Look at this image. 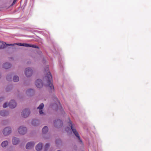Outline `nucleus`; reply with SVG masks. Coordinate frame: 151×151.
Listing matches in <instances>:
<instances>
[{
  "instance_id": "26",
  "label": "nucleus",
  "mask_w": 151,
  "mask_h": 151,
  "mask_svg": "<svg viewBox=\"0 0 151 151\" xmlns=\"http://www.w3.org/2000/svg\"><path fill=\"white\" fill-rule=\"evenodd\" d=\"M39 112L40 114H42L44 113L41 110L39 111Z\"/></svg>"
},
{
  "instance_id": "29",
  "label": "nucleus",
  "mask_w": 151,
  "mask_h": 151,
  "mask_svg": "<svg viewBox=\"0 0 151 151\" xmlns=\"http://www.w3.org/2000/svg\"><path fill=\"white\" fill-rule=\"evenodd\" d=\"M55 100L56 101H58V99H57V98H55Z\"/></svg>"
},
{
  "instance_id": "15",
  "label": "nucleus",
  "mask_w": 151,
  "mask_h": 151,
  "mask_svg": "<svg viewBox=\"0 0 151 151\" xmlns=\"http://www.w3.org/2000/svg\"><path fill=\"white\" fill-rule=\"evenodd\" d=\"M11 66V65L8 63H6L4 64L3 67L5 69H7L10 68Z\"/></svg>"
},
{
  "instance_id": "1",
  "label": "nucleus",
  "mask_w": 151,
  "mask_h": 151,
  "mask_svg": "<svg viewBox=\"0 0 151 151\" xmlns=\"http://www.w3.org/2000/svg\"><path fill=\"white\" fill-rule=\"evenodd\" d=\"M45 72L47 73L46 77L47 80V83L46 84V86L50 90V91L52 92L54 90V88L52 83V76L49 71L48 66H47L45 69Z\"/></svg>"
},
{
  "instance_id": "20",
  "label": "nucleus",
  "mask_w": 151,
  "mask_h": 151,
  "mask_svg": "<svg viewBox=\"0 0 151 151\" xmlns=\"http://www.w3.org/2000/svg\"><path fill=\"white\" fill-rule=\"evenodd\" d=\"M44 105L43 103L40 104L39 106L37 107V109L40 110L42 109L44 107Z\"/></svg>"
},
{
  "instance_id": "16",
  "label": "nucleus",
  "mask_w": 151,
  "mask_h": 151,
  "mask_svg": "<svg viewBox=\"0 0 151 151\" xmlns=\"http://www.w3.org/2000/svg\"><path fill=\"white\" fill-rule=\"evenodd\" d=\"M8 114V113L7 112L3 111H1L0 112V115L1 116H5L6 115H7Z\"/></svg>"
},
{
  "instance_id": "30",
  "label": "nucleus",
  "mask_w": 151,
  "mask_h": 151,
  "mask_svg": "<svg viewBox=\"0 0 151 151\" xmlns=\"http://www.w3.org/2000/svg\"><path fill=\"white\" fill-rule=\"evenodd\" d=\"M1 98H0V102H1Z\"/></svg>"
},
{
  "instance_id": "10",
  "label": "nucleus",
  "mask_w": 151,
  "mask_h": 151,
  "mask_svg": "<svg viewBox=\"0 0 151 151\" xmlns=\"http://www.w3.org/2000/svg\"><path fill=\"white\" fill-rule=\"evenodd\" d=\"M35 145V144L34 142H28L26 145V148L27 149H31L34 147Z\"/></svg>"
},
{
  "instance_id": "25",
  "label": "nucleus",
  "mask_w": 151,
  "mask_h": 151,
  "mask_svg": "<svg viewBox=\"0 0 151 151\" xmlns=\"http://www.w3.org/2000/svg\"><path fill=\"white\" fill-rule=\"evenodd\" d=\"M17 45L19 46H23V43H19L17 44Z\"/></svg>"
},
{
  "instance_id": "2",
  "label": "nucleus",
  "mask_w": 151,
  "mask_h": 151,
  "mask_svg": "<svg viewBox=\"0 0 151 151\" xmlns=\"http://www.w3.org/2000/svg\"><path fill=\"white\" fill-rule=\"evenodd\" d=\"M69 125L70 126V127H71V129L73 132V133L77 137L78 139L79 140L80 142H81V143H82V141L79 135V134L78 133V132L76 131V129L74 128L72 125V122H71V121L70 120H69Z\"/></svg>"
},
{
  "instance_id": "3",
  "label": "nucleus",
  "mask_w": 151,
  "mask_h": 151,
  "mask_svg": "<svg viewBox=\"0 0 151 151\" xmlns=\"http://www.w3.org/2000/svg\"><path fill=\"white\" fill-rule=\"evenodd\" d=\"M30 113V111L29 109H25L23 110L22 112L21 115L23 117L26 118L29 115Z\"/></svg>"
},
{
  "instance_id": "22",
  "label": "nucleus",
  "mask_w": 151,
  "mask_h": 151,
  "mask_svg": "<svg viewBox=\"0 0 151 151\" xmlns=\"http://www.w3.org/2000/svg\"><path fill=\"white\" fill-rule=\"evenodd\" d=\"M33 90L32 89H29L27 90L26 92L27 94H29V93L33 92Z\"/></svg>"
},
{
  "instance_id": "7",
  "label": "nucleus",
  "mask_w": 151,
  "mask_h": 151,
  "mask_svg": "<svg viewBox=\"0 0 151 151\" xmlns=\"http://www.w3.org/2000/svg\"><path fill=\"white\" fill-rule=\"evenodd\" d=\"M14 45L12 44H6L5 42L0 41V49L4 48L8 46H12Z\"/></svg>"
},
{
  "instance_id": "21",
  "label": "nucleus",
  "mask_w": 151,
  "mask_h": 151,
  "mask_svg": "<svg viewBox=\"0 0 151 151\" xmlns=\"http://www.w3.org/2000/svg\"><path fill=\"white\" fill-rule=\"evenodd\" d=\"M50 145L48 144H47L45 146V151H47V150L48 149V148L49 147Z\"/></svg>"
},
{
  "instance_id": "13",
  "label": "nucleus",
  "mask_w": 151,
  "mask_h": 151,
  "mask_svg": "<svg viewBox=\"0 0 151 151\" xmlns=\"http://www.w3.org/2000/svg\"><path fill=\"white\" fill-rule=\"evenodd\" d=\"M42 148V144L40 143L36 147V149L38 151L41 150Z\"/></svg>"
},
{
  "instance_id": "11",
  "label": "nucleus",
  "mask_w": 151,
  "mask_h": 151,
  "mask_svg": "<svg viewBox=\"0 0 151 151\" xmlns=\"http://www.w3.org/2000/svg\"><path fill=\"white\" fill-rule=\"evenodd\" d=\"M54 124H55V126H60L62 125L63 122L60 119H57V120H55L54 121Z\"/></svg>"
},
{
  "instance_id": "18",
  "label": "nucleus",
  "mask_w": 151,
  "mask_h": 151,
  "mask_svg": "<svg viewBox=\"0 0 151 151\" xmlns=\"http://www.w3.org/2000/svg\"><path fill=\"white\" fill-rule=\"evenodd\" d=\"M8 144V142L7 141H5L2 143L1 146L3 147H5Z\"/></svg>"
},
{
  "instance_id": "23",
  "label": "nucleus",
  "mask_w": 151,
  "mask_h": 151,
  "mask_svg": "<svg viewBox=\"0 0 151 151\" xmlns=\"http://www.w3.org/2000/svg\"><path fill=\"white\" fill-rule=\"evenodd\" d=\"M37 121L36 120H33L32 124L34 126H36L35 123H36L37 122Z\"/></svg>"
},
{
  "instance_id": "28",
  "label": "nucleus",
  "mask_w": 151,
  "mask_h": 151,
  "mask_svg": "<svg viewBox=\"0 0 151 151\" xmlns=\"http://www.w3.org/2000/svg\"><path fill=\"white\" fill-rule=\"evenodd\" d=\"M9 77H10L9 76H8L7 77H6V79H7V80H8V81H9V80H9Z\"/></svg>"
},
{
  "instance_id": "31",
  "label": "nucleus",
  "mask_w": 151,
  "mask_h": 151,
  "mask_svg": "<svg viewBox=\"0 0 151 151\" xmlns=\"http://www.w3.org/2000/svg\"><path fill=\"white\" fill-rule=\"evenodd\" d=\"M58 103H59V104H60V102L59 101H58Z\"/></svg>"
},
{
  "instance_id": "5",
  "label": "nucleus",
  "mask_w": 151,
  "mask_h": 151,
  "mask_svg": "<svg viewBox=\"0 0 151 151\" xmlns=\"http://www.w3.org/2000/svg\"><path fill=\"white\" fill-rule=\"evenodd\" d=\"M32 70L31 68H27L25 69V73L27 77H29L32 75Z\"/></svg>"
},
{
  "instance_id": "12",
  "label": "nucleus",
  "mask_w": 151,
  "mask_h": 151,
  "mask_svg": "<svg viewBox=\"0 0 151 151\" xmlns=\"http://www.w3.org/2000/svg\"><path fill=\"white\" fill-rule=\"evenodd\" d=\"M23 46L26 47H32L35 48H39L38 46L36 45L29 44L27 43H23Z\"/></svg>"
},
{
  "instance_id": "4",
  "label": "nucleus",
  "mask_w": 151,
  "mask_h": 151,
  "mask_svg": "<svg viewBox=\"0 0 151 151\" xmlns=\"http://www.w3.org/2000/svg\"><path fill=\"white\" fill-rule=\"evenodd\" d=\"M18 132L20 134H24L27 132V129L23 126H20L18 129Z\"/></svg>"
},
{
  "instance_id": "32",
  "label": "nucleus",
  "mask_w": 151,
  "mask_h": 151,
  "mask_svg": "<svg viewBox=\"0 0 151 151\" xmlns=\"http://www.w3.org/2000/svg\"><path fill=\"white\" fill-rule=\"evenodd\" d=\"M58 151H60V150H58Z\"/></svg>"
},
{
  "instance_id": "24",
  "label": "nucleus",
  "mask_w": 151,
  "mask_h": 151,
  "mask_svg": "<svg viewBox=\"0 0 151 151\" xmlns=\"http://www.w3.org/2000/svg\"><path fill=\"white\" fill-rule=\"evenodd\" d=\"M7 106V103H4L3 106V107L4 108H6Z\"/></svg>"
},
{
  "instance_id": "27",
  "label": "nucleus",
  "mask_w": 151,
  "mask_h": 151,
  "mask_svg": "<svg viewBox=\"0 0 151 151\" xmlns=\"http://www.w3.org/2000/svg\"><path fill=\"white\" fill-rule=\"evenodd\" d=\"M16 1H17L16 0H14L13 2L12 3V5H13L15 3Z\"/></svg>"
},
{
  "instance_id": "17",
  "label": "nucleus",
  "mask_w": 151,
  "mask_h": 151,
  "mask_svg": "<svg viewBox=\"0 0 151 151\" xmlns=\"http://www.w3.org/2000/svg\"><path fill=\"white\" fill-rule=\"evenodd\" d=\"M48 131V128L47 126H45L42 129V132L44 134L46 133Z\"/></svg>"
},
{
  "instance_id": "8",
  "label": "nucleus",
  "mask_w": 151,
  "mask_h": 151,
  "mask_svg": "<svg viewBox=\"0 0 151 151\" xmlns=\"http://www.w3.org/2000/svg\"><path fill=\"white\" fill-rule=\"evenodd\" d=\"M36 86L39 88H41L43 86V84L42 81L40 79H37L35 82Z\"/></svg>"
},
{
  "instance_id": "6",
  "label": "nucleus",
  "mask_w": 151,
  "mask_h": 151,
  "mask_svg": "<svg viewBox=\"0 0 151 151\" xmlns=\"http://www.w3.org/2000/svg\"><path fill=\"white\" fill-rule=\"evenodd\" d=\"M11 132V129L9 127L5 128L3 131V133L4 135L6 136L9 134Z\"/></svg>"
},
{
  "instance_id": "14",
  "label": "nucleus",
  "mask_w": 151,
  "mask_h": 151,
  "mask_svg": "<svg viewBox=\"0 0 151 151\" xmlns=\"http://www.w3.org/2000/svg\"><path fill=\"white\" fill-rule=\"evenodd\" d=\"M19 142V139L16 137H14L13 139L12 142L13 145H16L18 144Z\"/></svg>"
},
{
  "instance_id": "9",
  "label": "nucleus",
  "mask_w": 151,
  "mask_h": 151,
  "mask_svg": "<svg viewBox=\"0 0 151 151\" xmlns=\"http://www.w3.org/2000/svg\"><path fill=\"white\" fill-rule=\"evenodd\" d=\"M16 102L14 100H11L9 104V106L10 108L12 109L14 108L16 106Z\"/></svg>"
},
{
  "instance_id": "19",
  "label": "nucleus",
  "mask_w": 151,
  "mask_h": 151,
  "mask_svg": "<svg viewBox=\"0 0 151 151\" xmlns=\"http://www.w3.org/2000/svg\"><path fill=\"white\" fill-rule=\"evenodd\" d=\"M13 81L15 82H17L18 81H19V77L17 76H14L13 78Z\"/></svg>"
}]
</instances>
